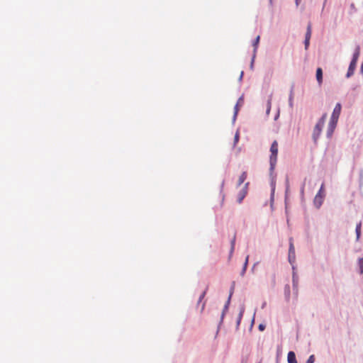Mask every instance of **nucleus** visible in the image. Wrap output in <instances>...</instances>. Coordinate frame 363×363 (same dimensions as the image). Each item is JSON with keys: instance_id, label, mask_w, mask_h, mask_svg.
<instances>
[{"instance_id": "obj_13", "label": "nucleus", "mask_w": 363, "mask_h": 363, "mask_svg": "<svg viewBox=\"0 0 363 363\" xmlns=\"http://www.w3.org/2000/svg\"><path fill=\"white\" fill-rule=\"evenodd\" d=\"M248 259H249V256L247 255L246 257V259H245V263H244V265H243V268H242V270L241 272V276H243L246 272V269H247V264H248Z\"/></svg>"}, {"instance_id": "obj_17", "label": "nucleus", "mask_w": 363, "mask_h": 363, "mask_svg": "<svg viewBox=\"0 0 363 363\" xmlns=\"http://www.w3.org/2000/svg\"><path fill=\"white\" fill-rule=\"evenodd\" d=\"M235 236H234L233 239L231 241V249H230V255L233 253L235 248Z\"/></svg>"}, {"instance_id": "obj_29", "label": "nucleus", "mask_w": 363, "mask_h": 363, "mask_svg": "<svg viewBox=\"0 0 363 363\" xmlns=\"http://www.w3.org/2000/svg\"><path fill=\"white\" fill-rule=\"evenodd\" d=\"M240 101H242V99H239V101H238V104L240 103Z\"/></svg>"}, {"instance_id": "obj_11", "label": "nucleus", "mask_w": 363, "mask_h": 363, "mask_svg": "<svg viewBox=\"0 0 363 363\" xmlns=\"http://www.w3.org/2000/svg\"><path fill=\"white\" fill-rule=\"evenodd\" d=\"M247 172H243L241 175L240 176L238 181V186H240L247 179Z\"/></svg>"}, {"instance_id": "obj_14", "label": "nucleus", "mask_w": 363, "mask_h": 363, "mask_svg": "<svg viewBox=\"0 0 363 363\" xmlns=\"http://www.w3.org/2000/svg\"><path fill=\"white\" fill-rule=\"evenodd\" d=\"M361 226H362V224L361 223H359L357 226H356V234H357V240H358L359 237H360V234H361Z\"/></svg>"}, {"instance_id": "obj_28", "label": "nucleus", "mask_w": 363, "mask_h": 363, "mask_svg": "<svg viewBox=\"0 0 363 363\" xmlns=\"http://www.w3.org/2000/svg\"><path fill=\"white\" fill-rule=\"evenodd\" d=\"M240 101H242V99H239V101H238V104L240 103Z\"/></svg>"}, {"instance_id": "obj_6", "label": "nucleus", "mask_w": 363, "mask_h": 363, "mask_svg": "<svg viewBox=\"0 0 363 363\" xmlns=\"http://www.w3.org/2000/svg\"><path fill=\"white\" fill-rule=\"evenodd\" d=\"M325 197V191H324V184H323L318 191V194L315 197V201H319L320 203H322L323 199Z\"/></svg>"}, {"instance_id": "obj_9", "label": "nucleus", "mask_w": 363, "mask_h": 363, "mask_svg": "<svg viewBox=\"0 0 363 363\" xmlns=\"http://www.w3.org/2000/svg\"><path fill=\"white\" fill-rule=\"evenodd\" d=\"M316 79L319 85H320L323 82V70L320 67L316 70Z\"/></svg>"}, {"instance_id": "obj_30", "label": "nucleus", "mask_w": 363, "mask_h": 363, "mask_svg": "<svg viewBox=\"0 0 363 363\" xmlns=\"http://www.w3.org/2000/svg\"><path fill=\"white\" fill-rule=\"evenodd\" d=\"M223 315H224V312H223V313H222V318H223Z\"/></svg>"}, {"instance_id": "obj_20", "label": "nucleus", "mask_w": 363, "mask_h": 363, "mask_svg": "<svg viewBox=\"0 0 363 363\" xmlns=\"http://www.w3.org/2000/svg\"><path fill=\"white\" fill-rule=\"evenodd\" d=\"M289 104L292 106L293 104V91H291L290 96H289Z\"/></svg>"}, {"instance_id": "obj_23", "label": "nucleus", "mask_w": 363, "mask_h": 363, "mask_svg": "<svg viewBox=\"0 0 363 363\" xmlns=\"http://www.w3.org/2000/svg\"><path fill=\"white\" fill-rule=\"evenodd\" d=\"M239 140V134L237 133L235 135V142L237 143Z\"/></svg>"}, {"instance_id": "obj_25", "label": "nucleus", "mask_w": 363, "mask_h": 363, "mask_svg": "<svg viewBox=\"0 0 363 363\" xmlns=\"http://www.w3.org/2000/svg\"><path fill=\"white\" fill-rule=\"evenodd\" d=\"M235 114L236 115L238 113V104H236V106L235 107Z\"/></svg>"}, {"instance_id": "obj_18", "label": "nucleus", "mask_w": 363, "mask_h": 363, "mask_svg": "<svg viewBox=\"0 0 363 363\" xmlns=\"http://www.w3.org/2000/svg\"><path fill=\"white\" fill-rule=\"evenodd\" d=\"M314 361H315V357H314V355H313V354H312V355H311V356L308 357V360H307L306 363H313V362H314Z\"/></svg>"}, {"instance_id": "obj_22", "label": "nucleus", "mask_w": 363, "mask_h": 363, "mask_svg": "<svg viewBox=\"0 0 363 363\" xmlns=\"http://www.w3.org/2000/svg\"><path fill=\"white\" fill-rule=\"evenodd\" d=\"M258 328L260 331H263L265 328V325L263 324H259Z\"/></svg>"}, {"instance_id": "obj_10", "label": "nucleus", "mask_w": 363, "mask_h": 363, "mask_svg": "<svg viewBox=\"0 0 363 363\" xmlns=\"http://www.w3.org/2000/svg\"><path fill=\"white\" fill-rule=\"evenodd\" d=\"M360 55V48L359 47H357L354 51V53L353 54V57L352 59V62H357L358 58Z\"/></svg>"}, {"instance_id": "obj_19", "label": "nucleus", "mask_w": 363, "mask_h": 363, "mask_svg": "<svg viewBox=\"0 0 363 363\" xmlns=\"http://www.w3.org/2000/svg\"><path fill=\"white\" fill-rule=\"evenodd\" d=\"M309 44H310V40L305 39V40H304V45H305V49H306V50H308V46H309Z\"/></svg>"}, {"instance_id": "obj_27", "label": "nucleus", "mask_w": 363, "mask_h": 363, "mask_svg": "<svg viewBox=\"0 0 363 363\" xmlns=\"http://www.w3.org/2000/svg\"><path fill=\"white\" fill-rule=\"evenodd\" d=\"M300 1V0H296V4H297V5L298 4V1Z\"/></svg>"}, {"instance_id": "obj_21", "label": "nucleus", "mask_w": 363, "mask_h": 363, "mask_svg": "<svg viewBox=\"0 0 363 363\" xmlns=\"http://www.w3.org/2000/svg\"><path fill=\"white\" fill-rule=\"evenodd\" d=\"M242 316V313H240L239 314L238 319L237 320V324H238V325H239V324H240V320H241Z\"/></svg>"}, {"instance_id": "obj_16", "label": "nucleus", "mask_w": 363, "mask_h": 363, "mask_svg": "<svg viewBox=\"0 0 363 363\" xmlns=\"http://www.w3.org/2000/svg\"><path fill=\"white\" fill-rule=\"evenodd\" d=\"M358 265L359 267V273L363 274V257L358 259Z\"/></svg>"}, {"instance_id": "obj_2", "label": "nucleus", "mask_w": 363, "mask_h": 363, "mask_svg": "<svg viewBox=\"0 0 363 363\" xmlns=\"http://www.w3.org/2000/svg\"><path fill=\"white\" fill-rule=\"evenodd\" d=\"M327 118V114L324 113L322 117L319 119L317 124L315 125L313 133V138L315 142H316L322 132L323 128L324 127L325 120Z\"/></svg>"}, {"instance_id": "obj_24", "label": "nucleus", "mask_w": 363, "mask_h": 363, "mask_svg": "<svg viewBox=\"0 0 363 363\" xmlns=\"http://www.w3.org/2000/svg\"><path fill=\"white\" fill-rule=\"evenodd\" d=\"M205 294H206V293H205V292H203V293L201 295V296H200V298H199V302H201V300L203 298V297H204V296H205Z\"/></svg>"}, {"instance_id": "obj_7", "label": "nucleus", "mask_w": 363, "mask_h": 363, "mask_svg": "<svg viewBox=\"0 0 363 363\" xmlns=\"http://www.w3.org/2000/svg\"><path fill=\"white\" fill-rule=\"evenodd\" d=\"M356 65H357L356 62H354L352 61L350 62V66H349V68L347 70V77H350L354 74V72L356 68Z\"/></svg>"}, {"instance_id": "obj_3", "label": "nucleus", "mask_w": 363, "mask_h": 363, "mask_svg": "<svg viewBox=\"0 0 363 363\" xmlns=\"http://www.w3.org/2000/svg\"><path fill=\"white\" fill-rule=\"evenodd\" d=\"M271 155L269 157L270 162V169L273 170L275 167L277 161V155H278V143L277 140H274L270 147Z\"/></svg>"}, {"instance_id": "obj_4", "label": "nucleus", "mask_w": 363, "mask_h": 363, "mask_svg": "<svg viewBox=\"0 0 363 363\" xmlns=\"http://www.w3.org/2000/svg\"><path fill=\"white\" fill-rule=\"evenodd\" d=\"M295 259V249L293 243V239L289 240V260L290 262H294Z\"/></svg>"}, {"instance_id": "obj_15", "label": "nucleus", "mask_w": 363, "mask_h": 363, "mask_svg": "<svg viewBox=\"0 0 363 363\" xmlns=\"http://www.w3.org/2000/svg\"><path fill=\"white\" fill-rule=\"evenodd\" d=\"M259 40H260V36L257 35V38H255V41L253 42L254 52H256V50L257 49V46H258V44L259 43Z\"/></svg>"}, {"instance_id": "obj_26", "label": "nucleus", "mask_w": 363, "mask_h": 363, "mask_svg": "<svg viewBox=\"0 0 363 363\" xmlns=\"http://www.w3.org/2000/svg\"><path fill=\"white\" fill-rule=\"evenodd\" d=\"M360 71H361V72L363 74V62H362V65H361Z\"/></svg>"}, {"instance_id": "obj_1", "label": "nucleus", "mask_w": 363, "mask_h": 363, "mask_svg": "<svg viewBox=\"0 0 363 363\" xmlns=\"http://www.w3.org/2000/svg\"><path fill=\"white\" fill-rule=\"evenodd\" d=\"M342 106L340 103H337L333 111L328 126L327 130L328 137H331L337 123L339 116L341 113Z\"/></svg>"}, {"instance_id": "obj_8", "label": "nucleus", "mask_w": 363, "mask_h": 363, "mask_svg": "<svg viewBox=\"0 0 363 363\" xmlns=\"http://www.w3.org/2000/svg\"><path fill=\"white\" fill-rule=\"evenodd\" d=\"M287 361L289 363H297L296 354L294 352L291 351L288 353Z\"/></svg>"}, {"instance_id": "obj_5", "label": "nucleus", "mask_w": 363, "mask_h": 363, "mask_svg": "<svg viewBox=\"0 0 363 363\" xmlns=\"http://www.w3.org/2000/svg\"><path fill=\"white\" fill-rule=\"evenodd\" d=\"M249 183H246L243 187V189L240 191L238 196V202L240 203L244 198L246 196L247 193V186Z\"/></svg>"}, {"instance_id": "obj_12", "label": "nucleus", "mask_w": 363, "mask_h": 363, "mask_svg": "<svg viewBox=\"0 0 363 363\" xmlns=\"http://www.w3.org/2000/svg\"><path fill=\"white\" fill-rule=\"evenodd\" d=\"M311 34H312V26H311V23H309L307 26V30L306 33L305 39L310 40L311 37Z\"/></svg>"}]
</instances>
